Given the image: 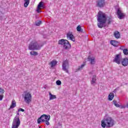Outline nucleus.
<instances>
[{"label":"nucleus","mask_w":128,"mask_h":128,"mask_svg":"<svg viewBox=\"0 0 128 128\" xmlns=\"http://www.w3.org/2000/svg\"><path fill=\"white\" fill-rule=\"evenodd\" d=\"M42 24V21H36V26H40Z\"/></svg>","instance_id":"cd10ccee"},{"label":"nucleus","mask_w":128,"mask_h":128,"mask_svg":"<svg viewBox=\"0 0 128 128\" xmlns=\"http://www.w3.org/2000/svg\"><path fill=\"white\" fill-rule=\"evenodd\" d=\"M58 44H61L64 50H70V44L66 40H58Z\"/></svg>","instance_id":"7ed1b4c3"},{"label":"nucleus","mask_w":128,"mask_h":128,"mask_svg":"<svg viewBox=\"0 0 128 128\" xmlns=\"http://www.w3.org/2000/svg\"><path fill=\"white\" fill-rule=\"evenodd\" d=\"M126 108V105H122L120 106V108Z\"/></svg>","instance_id":"f704fd0d"},{"label":"nucleus","mask_w":128,"mask_h":128,"mask_svg":"<svg viewBox=\"0 0 128 128\" xmlns=\"http://www.w3.org/2000/svg\"><path fill=\"white\" fill-rule=\"evenodd\" d=\"M40 119L41 120L42 122H44L46 120H50V116L46 114H43L40 117Z\"/></svg>","instance_id":"9d476101"},{"label":"nucleus","mask_w":128,"mask_h":128,"mask_svg":"<svg viewBox=\"0 0 128 128\" xmlns=\"http://www.w3.org/2000/svg\"><path fill=\"white\" fill-rule=\"evenodd\" d=\"M40 8L37 7V9L36 10L37 12H40Z\"/></svg>","instance_id":"58836bf2"},{"label":"nucleus","mask_w":128,"mask_h":128,"mask_svg":"<svg viewBox=\"0 0 128 128\" xmlns=\"http://www.w3.org/2000/svg\"><path fill=\"white\" fill-rule=\"evenodd\" d=\"M68 68H69V65H68V60H66L63 62L62 63V70H64L66 72H68Z\"/></svg>","instance_id":"1a4fd4ad"},{"label":"nucleus","mask_w":128,"mask_h":128,"mask_svg":"<svg viewBox=\"0 0 128 128\" xmlns=\"http://www.w3.org/2000/svg\"><path fill=\"white\" fill-rule=\"evenodd\" d=\"M24 100L26 104H30L32 102V94L30 92H25L24 94Z\"/></svg>","instance_id":"39448f33"},{"label":"nucleus","mask_w":128,"mask_h":128,"mask_svg":"<svg viewBox=\"0 0 128 128\" xmlns=\"http://www.w3.org/2000/svg\"><path fill=\"white\" fill-rule=\"evenodd\" d=\"M67 38L68 40H72V42H76V38H74V34H72V32H69L67 34Z\"/></svg>","instance_id":"9b49d317"},{"label":"nucleus","mask_w":128,"mask_h":128,"mask_svg":"<svg viewBox=\"0 0 128 128\" xmlns=\"http://www.w3.org/2000/svg\"><path fill=\"white\" fill-rule=\"evenodd\" d=\"M48 120H46L44 122H45L46 124V126H48L50 125V122H48Z\"/></svg>","instance_id":"7c9ffc66"},{"label":"nucleus","mask_w":128,"mask_h":128,"mask_svg":"<svg viewBox=\"0 0 128 128\" xmlns=\"http://www.w3.org/2000/svg\"><path fill=\"white\" fill-rule=\"evenodd\" d=\"M2 98H4V95L0 94V100H2Z\"/></svg>","instance_id":"473e14b6"},{"label":"nucleus","mask_w":128,"mask_h":128,"mask_svg":"<svg viewBox=\"0 0 128 128\" xmlns=\"http://www.w3.org/2000/svg\"><path fill=\"white\" fill-rule=\"evenodd\" d=\"M56 64H58V62L56 60H53L49 63V66H50V68H54L56 66Z\"/></svg>","instance_id":"2eb2a0df"},{"label":"nucleus","mask_w":128,"mask_h":128,"mask_svg":"<svg viewBox=\"0 0 128 128\" xmlns=\"http://www.w3.org/2000/svg\"><path fill=\"white\" fill-rule=\"evenodd\" d=\"M37 8H40V10H42V8H44V2H40L38 4Z\"/></svg>","instance_id":"a211bd4d"},{"label":"nucleus","mask_w":128,"mask_h":128,"mask_svg":"<svg viewBox=\"0 0 128 128\" xmlns=\"http://www.w3.org/2000/svg\"><path fill=\"white\" fill-rule=\"evenodd\" d=\"M0 94L4 95V90L2 88H0Z\"/></svg>","instance_id":"c85d7f7f"},{"label":"nucleus","mask_w":128,"mask_h":128,"mask_svg":"<svg viewBox=\"0 0 128 128\" xmlns=\"http://www.w3.org/2000/svg\"><path fill=\"white\" fill-rule=\"evenodd\" d=\"M76 30L79 32H84V30L82 28V27L80 26V25H78L76 27Z\"/></svg>","instance_id":"412c9836"},{"label":"nucleus","mask_w":128,"mask_h":128,"mask_svg":"<svg viewBox=\"0 0 128 128\" xmlns=\"http://www.w3.org/2000/svg\"><path fill=\"white\" fill-rule=\"evenodd\" d=\"M56 84L57 86H60L62 84V82L60 80H56Z\"/></svg>","instance_id":"c756f323"},{"label":"nucleus","mask_w":128,"mask_h":128,"mask_svg":"<svg viewBox=\"0 0 128 128\" xmlns=\"http://www.w3.org/2000/svg\"><path fill=\"white\" fill-rule=\"evenodd\" d=\"M120 54L116 55L114 58L113 60V62H116L117 64H120L122 62V58Z\"/></svg>","instance_id":"6e6552de"},{"label":"nucleus","mask_w":128,"mask_h":128,"mask_svg":"<svg viewBox=\"0 0 128 128\" xmlns=\"http://www.w3.org/2000/svg\"><path fill=\"white\" fill-rule=\"evenodd\" d=\"M24 8H28V4H30V0H24Z\"/></svg>","instance_id":"b1692460"},{"label":"nucleus","mask_w":128,"mask_h":128,"mask_svg":"<svg viewBox=\"0 0 128 128\" xmlns=\"http://www.w3.org/2000/svg\"><path fill=\"white\" fill-rule=\"evenodd\" d=\"M16 106V100H13L12 102V104L10 107V108H14Z\"/></svg>","instance_id":"f3484780"},{"label":"nucleus","mask_w":128,"mask_h":128,"mask_svg":"<svg viewBox=\"0 0 128 128\" xmlns=\"http://www.w3.org/2000/svg\"><path fill=\"white\" fill-rule=\"evenodd\" d=\"M30 54L31 56H38V52H36L31 51V52H30Z\"/></svg>","instance_id":"bb28decb"},{"label":"nucleus","mask_w":128,"mask_h":128,"mask_svg":"<svg viewBox=\"0 0 128 128\" xmlns=\"http://www.w3.org/2000/svg\"><path fill=\"white\" fill-rule=\"evenodd\" d=\"M114 36L116 38H120V32L118 31H116L114 32Z\"/></svg>","instance_id":"6ab92c4d"},{"label":"nucleus","mask_w":128,"mask_h":128,"mask_svg":"<svg viewBox=\"0 0 128 128\" xmlns=\"http://www.w3.org/2000/svg\"><path fill=\"white\" fill-rule=\"evenodd\" d=\"M114 98V94L112 92H110L108 95V100H112Z\"/></svg>","instance_id":"aec40b11"},{"label":"nucleus","mask_w":128,"mask_h":128,"mask_svg":"<svg viewBox=\"0 0 128 128\" xmlns=\"http://www.w3.org/2000/svg\"><path fill=\"white\" fill-rule=\"evenodd\" d=\"M116 14L119 20H124L126 16V14L122 12V10L120 8L118 9Z\"/></svg>","instance_id":"0eeeda50"},{"label":"nucleus","mask_w":128,"mask_h":128,"mask_svg":"<svg viewBox=\"0 0 128 128\" xmlns=\"http://www.w3.org/2000/svg\"><path fill=\"white\" fill-rule=\"evenodd\" d=\"M88 60L89 62H90L92 64H96V58H94V57L90 58V56H89Z\"/></svg>","instance_id":"4468645a"},{"label":"nucleus","mask_w":128,"mask_h":128,"mask_svg":"<svg viewBox=\"0 0 128 128\" xmlns=\"http://www.w3.org/2000/svg\"><path fill=\"white\" fill-rule=\"evenodd\" d=\"M49 96H50V100H54V98H56V95H54L50 93V92H49Z\"/></svg>","instance_id":"4be33fe9"},{"label":"nucleus","mask_w":128,"mask_h":128,"mask_svg":"<svg viewBox=\"0 0 128 128\" xmlns=\"http://www.w3.org/2000/svg\"><path fill=\"white\" fill-rule=\"evenodd\" d=\"M110 44L114 46H118V42L114 40H112L110 42Z\"/></svg>","instance_id":"dca6fc26"},{"label":"nucleus","mask_w":128,"mask_h":128,"mask_svg":"<svg viewBox=\"0 0 128 128\" xmlns=\"http://www.w3.org/2000/svg\"><path fill=\"white\" fill-rule=\"evenodd\" d=\"M24 112V110L22 108H20V109H18V112Z\"/></svg>","instance_id":"c9c22d12"},{"label":"nucleus","mask_w":128,"mask_h":128,"mask_svg":"<svg viewBox=\"0 0 128 128\" xmlns=\"http://www.w3.org/2000/svg\"><path fill=\"white\" fill-rule=\"evenodd\" d=\"M96 81L94 80H92L91 81V84L92 85V86H94V84H96Z\"/></svg>","instance_id":"72a5a7b5"},{"label":"nucleus","mask_w":128,"mask_h":128,"mask_svg":"<svg viewBox=\"0 0 128 128\" xmlns=\"http://www.w3.org/2000/svg\"><path fill=\"white\" fill-rule=\"evenodd\" d=\"M97 6L104 8V0H98L96 1Z\"/></svg>","instance_id":"f8f14e48"},{"label":"nucleus","mask_w":128,"mask_h":128,"mask_svg":"<svg viewBox=\"0 0 128 128\" xmlns=\"http://www.w3.org/2000/svg\"><path fill=\"white\" fill-rule=\"evenodd\" d=\"M41 120H40V118H38V124H40V122H42Z\"/></svg>","instance_id":"ea45409f"},{"label":"nucleus","mask_w":128,"mask_h":128,"mask_svg":"<svg viewBox=\"0 0 128 128\" xmlns=\"http://www.w3.org/2000/svg\"><path fill=\"white\" fill-rule=\"evenodd\" d=\"M20 118V113L18 112H17L16 116L15 118Z\"/></svg>","instance_id":"4c0bfd02"},{"label":"nucleus","mask_w":128,"mask_h":128,"mask_svg":"<svg viewBox=\"0 0 128 128\" xmlns=\"http://www.w3.org/2000/svg\"><path fill=\"white\" fill-rule=\"evenodd\" d=\"M84 66H86L85 64H82L80 66H79L78 68L76 70V72H78V70H82L84 68Z\"/></svg>","instance_id":"5701e85b"},{"label":"nucleus","mask_w":128,"mask_h":128,"mask_svg":"<svg viewBox=\"0 0 128 128\" xmlns=\"http://www.w3.org/2000/svg\"><path fill=\"white\" fill-rule=\"evenodd\" d=\"M114 106L116 108H120V104H118V103H116Z\"/></svg>","instance_id":"a19ab883"},{"label":"nucleus","mask_w":128,"mask_h":128,"mask_svg":"<svg viewBox=\"0 0 128 128\" xmlns=\"http://www.w3.org/2000/svg\"><path fill=\"white\" fill-rule=\"evenodd\" d=\"M121 64L123 66H128V58H124L121 60Z\"/></svg>","instance_id":"ddd939ff"},{"label":"nucleus","mask_w":128,"mask_h":128,"mask_svg":"<svg viewBox=\"0 0 128 128\" xmlns=\"http://www.w3.org/2000/svg\"><path fill=\"white\" fill-rule=\"evenodd\" d=\"M40 48H42V46L40 45L36 40H32L28 46L30 50H40Z\"/></svg>","instance_id":"f03ea898"},{"label":"nucleus","mask_w":128,"mask_h":128,"mask_svg":"<svg viewBox=\"0 0 128 128\" xmlns=\"http://www.w3.org/2000/svg\"><path fill=\"white\" fill-rule=\"evenodd\" d=\"M101 126H102V128H106V120H102V124Z\"/></svg>","instance_id":"a878e982"},{"label":"nucleus","mask_w":128,"mask_h":128,"mask_svg":"<svg viewBox=\"0 0 128 128\" xmlns=\"http://www.w3.org/2000/svg\"><path fill=\"white\" fill-rule=\"evenodd\" d=\"M120 50H123V52H124V54H125L126 56L128 55V49H126V48L122 49L121 47L120 48Z\"/></svg>","instance_id":"393cba45"},{"label":"nucleus","mask_w":128,"mask_h":128,"mask_svg":"<svg viewBox=\"0 0 128 128\" xmlns=\"http://www.w3.org/2000/svg\"><path fill=\"white\" fill-rule=\"evenodd\" d=\"M112 102H113V104H114V105L116 104H118V102H117L116 100H114Z\"/></svg>","instance_id":"e433bc0d"},{"label":"nucleus","mask_w":128,"mask_h":128,"mask_svg":"<svg viewBox=\"0 0 128 128\" xmlns=\"http://www.w3.org/2000/svg\"><path fill=\"white\" fill-rule=\"evenodd\" d=\"M105 122L106 124V128H112L114 126V122L112 118H108L105 120Z\"/></svg>","instance_id":"423d86ee"},{"label":"nucleus","mask_w":128,"mask_h":128,"mask_svg":"<svg viewBox=\"0 0 128 128\" xmlns=\"http://www.w3.org/2000/svg\"><path fill=\"white\" fill-rule=\"evenodd\" d=\"M20 126V118L14 117L12 128H18V126Z\"/></svg>","instance_id":"20e7f679"},{"label":"nucleus","mask_w":128,"mask_h":128,"mask_svg":"<svg viewBox=\"0 0 128 128\" xmlns=\"http://www.w3.org/2000/svg\"><path fill=\"white\" fill-rule=\"evenodd\" d=\"M96 75L93 76L92 80H96Z\"/></svg>","instance_id":"2f4dec72"},{"label":"nucleus","mask_w":128,"mask_h":128,"mask_svg":"<svg viewBox=\"0 0 128 128\" xmlns=\"http://www.w3.org/2000/svg\"><path fill=\"white\" fill-rule=\"evenodd\" d=\"M97 16V20L98 22V26L100 28H102L104 26L105 22H107L108 24H110L112 22V17H107L106 14L102 11L98 12Z\"/></svg>","instance_id":"f257e3e1"}]
</instances>
